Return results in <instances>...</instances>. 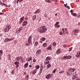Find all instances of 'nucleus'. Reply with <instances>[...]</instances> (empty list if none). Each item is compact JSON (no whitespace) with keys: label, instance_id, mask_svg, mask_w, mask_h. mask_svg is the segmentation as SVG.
I'll return each mask as SVG.
<instances>
[{"label":"nucleus","instance_id":"nucleus-1","mask_svg":"<svg viewBox=\"0 0 80 80\" xmlns=\"http://www.w3.org/2000/svg\"><path fill=\"white\" fill-rule=\"evenodd\" d=\"M46 31H47V28H46V26H42L39 29V31L41 33H45V32H46Z\"/></svg>","mask_w":80,"mask_h":80},{"label":"nucleus","instance_id":"nucleus-2","mask_svg":"<svg viewBox=\"0 0 80 80\" xmlns=\"http://www.w3.org/2000/svg\"><path fill=\"white\" fill-rule=\"evenodd\" d=\"M10 28H11V27L10 25L6 26V28L5 29H4V31L5 32H8L10 30Z\"/></svg>","mask_w":80,"mask_h":80},{"label":"nucleus","instance_id":"nucleus-3","mask_svg":"<svg viewBox=\"0 0 80 80\" xmlns=\"http://www.w3.org/2000/svg\"><path fill=\"white\" fill-rule=\"evenodd\" d=\"M70 70L71 71H72V72H71V74L72 75H74V74L76 73V71H75V68H71L70 69Z\"/></svg>","mask_w":80,"mask_h":80},{"label":"nucleus","instance_id":"nucleus-4","mask_svg":"<svg viewBox=\"0 0 80 80\" xmlns=\"http://www.w3.org/2000/svg\"><path fill=\"white\" fill-rule=\"evenodd\" d=\"M14 64L16 65V68H18V66H19V62L18 61H16L14 62Z\"/></svg>","mask_w":80,"mask_h":80},{"label":"nucleus","instance_id":"nucleus-5","mask_svg":"<svg viewBox=\"0 0 80 80\" xmlns=\"http://www.w3.org/2000/svg\"><path fill=\"white\" fill-rule=\"evenodd\" d=\"M51 75H51V74H49L46 75V79H50V78L51 77Z\"/></svg>","mask_w":80,"mask_h":80},{"label":"nucleus","instance_id":"nucleus-6","mask_svg":"<svg viewBox=\"0 0 80 80\" xmlns=\"http://www.w3.org/2000/svg\"><path fill=\"white\" fill-rule=\"evenodd\" d=\"M40 68V69L39 72V74H40V75L42 73V70H43V66H42V65H41Z\"/></svg>","mask_w":80,"mask_h":80},{"label":"nucleus","instance_id":"nucleus-7","mask_svg":"<svg viewBox=\"0 0 80 80\" xmlns=\"http://www.w3.org/2000/svg\"><path fill=\"white\" fill-rule=\"evenodd\" d=\"M42 52V50L41 49H38L36 52V54L37 55H39V54H40V53Z\"/></svg>","mask_w":80,"mask_h":80},{"label":"nucleus","instance_id":"nucleus-8","mask_svg":"<svg viewBox=\"0 0 80 80\" xmlns=\"http://www.w3.org/2000/svg\"><path fill=\"white\" fill-rule=\"evenodd\" d=\"M61 53V49H58L56 52V54H60Z\"/></svg>","mask_w":80,"mask_h":80},{"label":"nucleus","instance_id":"nucleus-9","mask_svg":"<svg viewBox=\"0 0 80 80\" xmlns=\"http://www.w3.org/2000/svg\"><path fill=\"white\" fill-rule=\"evenodd\" d=\"M28 42L29 43H31L32 42V36H30L28 37Z\"/></svg>","mask_w":80,"mask_h":80},{"label":"nucleus","instance_id":"nucleus-10","mask_svg":"<svg viewBox=\"0 0 80 80\" xmlns=\"http://www.w3.org/2000/svg\"><path fill=\"white\" fill-rule=\"evenodd\" d=\"M51 60V57L50 56H48L46 58L45 60L46 61H49Z\"/></svg>","mask_w":80,"mask_h":80},{"label":"nucleus","instance_id":"nucleus-11","mask_svg":"<svg viewBox=\"0 0 80 80\" xmlns=\"http://www.w3.org/2000/svg\"><path fill=\"white\" fill-rule=\"evenodd\" d=\"M23 29L22 28V27H21L20 28H19L18 30V32H17V33H20V32H21V31H22Z\"/></svg>","mask_w":80,"mask_h":80},{"label":"nucleus","instance_id":"nucleus-12","mask_svg":"<svg viewBox=\"0 0 80 80\" xmlns=\"http://www.w3.org/2000/svg\"><path fill=\"white\" fill-rule=\"evenodd\" d=\"M46 50H51V51L52 50V46L50 45L48 46V48H46Z\"/></svg>","mask_w":80,"mask_h":80},{"label":"nucleus","instance_id":"nucleus-13","mask_svg":"<svg viewBox=\"0 0 80 80\" xmlns=\"http://www.w3.org/2000/svg\"><path fill=\"white\" fill-rule=\"evenodd\" d=\"M50 63V61H44V64H45V65H48V64H49Z\"/></svg>","mask_w":80,"mask_h":80},{"label":"nucleus","instance_id":"nucleus-14","mask_svg":"<svg viewBox=\"0 0 80 80\" xmlns=\"http://www.w3.org/2000/svg\"><path fill=\"white\" fill-rule=\"evenodd\" d=\"M51 66L52 65H51V64L50 63L48 64H47V69H48V68H51Z\"/></svg>","mask_w":80,"mask_h":80},{"label":"nucleus","instance_id":"nucleus-15","mask_svg":"<svg viewBox=\"0 0 80 80\" xmlns=\"http://www.w3.org/2000/svg\"><path fill=\"white\" fill-rule=\"evenodd\" d=\"M27 24V21H24L23 22L22 25L23 26H25Z\"/></svg>","mask_w":80,"mask_h":80},{"label":"nucleus","instance_id":"nucleus-16","mask_svg":"<svg viewBox=\"0 0 80 80\" xmlns=\"http://www.w3.org/2000/svg\"><path fill=\"white\" fill-rule=\"evenodd\" d=\"M48 45L47 44V43L46 42H45L42 44L43 47H47Z\"/></svg>","mask_w":80,"mask_h":80},{"label":"nucleus","instance_id":"nucleus-17","mask_svg":"<svg viewBox=\"0 0 80 80\" xmlns=\"http://www.w3.org/2000/svg\"><path fill=\"white\" fill-rule=\"evenodd\" d=\"M76 57H77L78 58H80V52H79L76 55Z\"/></svg>","mask_w":80,"mask_h":80},{"label":"nucleus","instance_id":"nucleus-18","mask_svg":"<svg viewBox=\"0 0 80 80\" xmlns=\"http://www.w3.org/2000/svg\"><path fill=\"white\" fill-rule=\"evenodd\" d=\"M30 44H31V43L28 42H27V43H26L25 45L26 47H28V46L30 45Z\"/></svg>","mask_w":80,"mask_h":80},{"label":"nucleus","instance_id":"nucleus-19","mask_svg":"<svg viewBox=\"0 0 80 80\" xmlns=\"http://www.w3.org/2000/svg\"><path fill=\"white\" fill-rule=\"evenodd\" d=\"M20 58H21V57L19 56L18 57H17L16 59L17 60V61H20Z\"/></svg>","mask_w":80,"mask_h":80},{"label":"nucleus","instance_id":"nucleus-20","mask_svg":"<svg viewBox=\"0 0 80 80\" xmlns=\"http://www.w3.org/2000/svg\"><path fill=\"white\" fill-rule=\"evenodd\" d=\"M37 70L36 69V70H34L33 72H32V75H34L35 74H36V73H37Z\"/></svg>","mask_w":80,"mask_h":80},{"label":"nucleus","instance_id":"nucleus-21","mask_svg":"<svg viewBox=\"0 0 80 80\" xmlns=\"http://www.w3.org/2000/svg\"><path fill=\"white\" fill-rule=\"evenodd\" d=\"M65 32L66 34H68V30L66 28H65Z\"/></svg>","mask_w":80,"mask_h":80},{"label":"nucleus","instance_id":"nucleus-22","mask_svg":"<svg viewBox=\"0 0 80 80\" xmlns=\"http://www.w3.org/2000/svg\"><path fill=\"white\" fill-rule=\"evenodd\" d=\"M36 16L35 15H34L33 17H32V19L33 21L34 20H36Z\"/></svg>","mask_w":80,"mask_h":80},{"label":"nucleus","instance_id":"nucleus-23","mask_svg":"<svg viewBox=\"0 0 80 80\" xmlns=\"http://www.w3.org/2000/svg\"><path fill=\"white\" fill-rule=\"evenodd\" d=\"M2 55H3V51L2 50H0V57L2 56Z\"/></svg>","mask_w":80,"mask_h":80},{"label":"nucleus","instance_id":"nucleus-24","mask_svg":"<svg viewBox=\"0 0 80 80\" xmlns=\"http://www.w3.org/2000/svg\"><path fill=\"white\" fill-rule=\"evenodd\" d=\"M28 65V63L27 62L26 63L25 65H24V67H25V68H27V66Z\"/></svg>","mask_w":80,"mask_h":80},{"label":"nucleus","instance_id":"nucleus-25","mask_svg":"<svg viewBox=\"0 0 80 80\" xmlns=\"http://www.w3.org/2000/svg\"><path fill=\"white\" fill-rule=\"evenodd\" d=\"M63 60H66L68 59L67 58V56H64L62 58Z\"/></svg>","mask_w":80,"mask_h":80},{"label":"nucleus","instance_id":"nucleus-26","mask_svg":"<svg viewBox=\"0 0 80 80\" xmlns=\"http://www.w3.org/2000/svg\"><path fill=\"white\" fill-rule=\"evenodd\" d=\"M74 33H78V30L77 29H74L73 31Z\"/></svg>","mask_w":80,"mask_h":80},{"label":"nucleus","instance_id":"nucleus-27","mask_svg":"<svg viewBox=\"0 0 80 80\" xmlns=\"http://www.w3.org/2000/svg\"><path fill=\"white\" fill-rule=\"evenodd\" d=\"M29 59H28V62H30V61H31V60H32V58L31 57H30L28 58Z\"/></svg>","mask_w":80,"mask_h":80},{"label":"nucleus","instance_id":"nucleus-28","mask_svg":"<svg viewBox=\"0 0 80 80\" xmlns=\"http://www.w3.org/2000/svg\"><path fill=\"white\" fill-rule=\"evenodd\" d=\"M39 68H40V66L38 65L36 66V69H37V70H38V69H39Z\"/></svg>","mask_w":80,"mask_h":80},{"label":"nucleus","instance_id":"nucleus-29","mask_svg":"<svg viewBox=\"0 0 80 80\" xmlns=\"http://www.w3.org/2000/svg\"><path fill=\"white\" fill-rule=\"evenodd\" d=\"M67 58L68 59H70V58H72V56L70 55H69V56H67Z\"/></svg>","mask_w":80,"mask_h":80},{"label":"nucleus","instance_id":"nucleus-30","mask_svg":"<svg viewBox=\"0 0 80 80\" xmlns=\"http://www.w3.org/2000/svg\"><path fill=\"white\" fill-rule=\"evenodd\" d=\"M36 13H40V10L39 9H38L35 12Z\"/></svg>","mask_w":80,"mask_h":80},{"label":"nucleus","instance_id":"nucleus-31","mask_svg":"<svg viewBox=\"0 0 80 80\" xmlns=\"http://www.w3.org/2000/svg\"><path fill=\"white\" fill-rule=\"evenodd\" d=\"M24 17H23L22 18H20V20L21 21H23V20H24Z\"/></svg>","mask_w":80,"mask_h":80},{"label":"nucleus","instance_id":"nucleus-32","mask_svg":"<svg viewBox=\"0 0 80 80\" xmlns=\"http://www.w3.org/2000/svg\"><path fill=\"white\" fill-rule=\"evenodd\" d=\"M23 0H18L17 2V4H18V2H22L23 1Z\"/></svg>","mask_w":80,"mask_h":80},{"label":"nucleus","instance_id":"nucleus-33","mask_svg":"<svg viewBox=\"0 0 80 80\" xmlns=\"http://www.w3.org/2000/svg\"><path fill=\"white\" fill-rule=\"evenodd\" d=\"M2 5H4V6L6 7H8V6L4 3H2Z\"/></svg>","mask_w":80,"mask_h":80},{"label":"nucleus","instance_id":"nucleus-34","mask_svg":"<svg viewBox=\"0 0 80 80\" xmlns=\"http://www.w3.org/2000/svg\"><path fill=\"white\" fill-rule=\"evenodd\" d=\"M59 33L60 35H64V33L62 32H60Z\"/></svg>","mask_w":80,"mask_h":80},{"label":"nucleus","instance_id":"nucleus-35","mask_svg":"<svg viewBox=\"0 0 80 80\" xmlns=\"http://www.w3.org/2000/svg\"><path fill=\"white\" fill-rule=\"evenodd\" d=\"M55 27H56L57 28H59L60 27V26L59 25H56L55 26Z\"/></svg>","mask_w":80,"mask_h":80},{"label":"nucleus","instance_id":"nucleus-36","mask_svg":"<svg viewBox=\"0 0 80 80\" xmlns=\"http://www.w3.org/2000/svg\"><path fill=\"white\" fill-rule=\"evenodd\" d=\"M52 45H53V46H56V45H57V44L55 42H54L53 43Z\"/></svg>","mask_w":80,"mask_h":80},{"label":"nucleus","instance_id":"nucleus-37","mask_svg":"<svg viewBox=\"0 0 80 80\" xmlns=\"http://www.w3.org/2000/svg\"><path fill=\"white\" fill-rule=\"evenodd\" d=\"M41 39L42 41H44V40H45V38H42Z\"/></svg>","mask_w":80,"mask_h":80},{"label":"nucleus","instance_id":"nucleus-38","mask_svg":"<svg viewBox=\"0 0 80 80\" xmlns=\"http://www.w3.org/2000/svg\"><path fill=\"white\" fill-rule=\"evenodd\" d=\"M76 78H77V77H76V76H74L72 77V80H75V79Z\"/></svg>","mask_w":80,"mask_h":80},{"label":"nucleus","instance_id":"nucleus-39","mask_svg":"<svg viewBox=\"0 0 80 80\" xmlns=\"http://www.w3.org/2000/svg\"><path fill=\"white\" fill-rule=\"evenodd\" d=\"M62 32H63V33H65V29H64V28H63L62 29Z\"/></svg>","mask_w":80,"mask_h":80},{"label":"nucleus","instance_id":"nucleus-40","mask_svg":"<svg viewBox=\"0 0 80 80\" xmlns=\"http://www.w3.org/2000/svg\"><path fill=\"white\" fill-rule=\"evenodd\" d=\"M46 1L48 3H50L51 2V1L49 0H46Z\"/></svg>","mask_w":80,"mask_h":80},{"label":"nucleus","instance_id":"nucleus-41","mask_svg":"<svg viewBox=\"0 0 80 80\" xmlns=\"http://www.w3.org/2000/svg\"><path fill=\"white\" fill-rule=\"evenodd\" d=\"M72 48L73 47H72L70 48H69V52H70L71 51H72Z\"/></svg>","mask_w":80,"mask_h":80},{"label":"nucleus","instance_id":"nucleus-42","mask_svg":"<svg viewBox=\"0 0 80 80\" xmlns=\"http://www.w3.org/2000/svg\"><path fill=\"white\" fill-rule=\"evenodd\" d=\"M73 16H74V17H77V14L76 13H74L73 14Z\"/></svg>","mask_w":80,"mask_h":80},{"label":"nucleus","instance_id":"nucleus-43","mask_svg":"<svg viewBox=\"0 0 80 80\" xmlns=\"http://www.w3.org/2000/svg\"><path fill=\"white\" fill-rule=\"evenodd\" d=\"M58 24H59V22H56V23L55 24V25H58Z\"/></svg>","mask_w":80,"mask_h":80},{"label":"nucleus","instance_id":"nucleus-44","mask_svg":"<svg viewBox=\"0 0 80 80\" xmlns=\"http://www.w3.org/2000/svg\"><path fill=\"white\" fill-rule=\"evenodd\" d=\"M33 62H37V59H35V58H34L33 59Z\"/></svg>","mask_w":80,"mask_h":80},{"label":"nucleus","instance_id":"nucleus-45","mask_svg":"<svg viewBox=\"0 0 80 80\" xmlns=\"http://www.w3.org/2000/svg\"><path fill=\"white\" fill-rule=\"evenodd\" d=\"M67 75L68 76H70V74L68 72H67Z\"/></svg>","mask_w":80,"mask_h":80},{"label":"nucleus","instance_id":"nucleus-46","mask_svg":"<svg viewBox=\"0 0 80 80\" xmlns=\"http://www.w3.org/2000/svg\"><path fill=\"white\" fill-rule=\"evenodd\" d=\"M56 71H57V69H55L53 71V73H55L56 72Z\"/></svg>","mask_w":80,"mask_h":80},{"label":"nucleus","instance_id":"nucleus-47","mask_svg":"<svg viewBox=\"0 0 80 80\" xmlns=\"http://www.w3.org/2000/svg\"><path fill=\"white\" fill-rule=\"evenodd\" d=\"M22 22L23 21H21V20H20L19 22V23H20V24H21L22 23Z\"/></svg>","mask_w":80,"mask_h":80},{"label":"nucleus","instance_id":"nucleus-48","mask_svg":"<svg viewBox=\"0 0 80 80\" xmlns=\"http://www.w3.org/2000/svg\"><path fill=\"white\" fill-rule=\"evenodd\" d=\"M38 42H35V45H38Z\"/></svg>","mask_w":80,"mask_h":80},{"label":"nucleus","instance_id":"nucleus-49","mask_svg":"<svg viewBox=\"0 0 80 80\" xmlns=\"http://www.w3.org/2000/svg\"><path fill=\"white\" fill-rule=\"evenodd\" d=\"M12 74H13L14 73H15V72L13 70L12 72H11Z\"/></svg>","mask_w":80,"mask_h":80},{"label":"nucleus","instance_id":"nucleus-50","mask_svg":"<svg viewBox=\"0 0 80 80\" xmlns=\"http://www.w3.org/2000/svg\"><path fill=\"white\" fill-rule=\"evenodd\" d=\"M8 42V40H7V38H6L5 40V42Z\"/></svg>","mask_w":80,"mask_h":80},{"label":"nucleus","instance_id":"nucleus-51","mask_svg":"<svg viewBox=\"0 0 80 80\" xmlns=\"http://www.w3.org/2000/svg\"><path fill=\"white\" fill-rule=\"evenodd\" d=\"M26 78H29V76L27 75L26 77Z\"/></svg>","mask_w":80,"mask_h":80},{"label":"nucleus","instance_id":"nucleus-52","mask_svg":"<svg viewBox=\"0 0 80 80\" xmlns=\"http://www.w3.org/2000/svg\"><path fill=\"white\" fill-rule=\"evenodd\" d=\"M10 40L11 41H12V40H14V38H11L10 39Z\"/></svg>","mask_w":80,"mask_h":80},{"label":"nucleus","instance_id":"nucleus-53","mask_svg":"<svg viewBox=\"0 0 80 80\" xmlns=\"http://www.w3.org/2000/svg\"><path fill=\"white\" fill-rule=\"evenodd\" d=\"M7 39L8 40V42H9V41H11L10 39L7 38Z\"/></svg>","mask_w":80,"mask_h":80},{"label":"nucleus","instance_id":"nucleus-54","mask_svg":"<svg viewBox=\"0 0 80 80\" xmlns=\"http://www.w3.org/2000/svg\"><path fill=\"white\" fill-rule=\"evenodd\" d=\"M66 8H68V9H70V7L68 6H67V7H66Z\"/></svg>","mask_w":80,"mask_h":80},{"label":"nucleus","instance_id":"nucleus-55","mask_svg":"<svg viewBox=\"0 0 80 80\" xmlns=\"http://www.w3.org/2000/svg\"><path fill=\"white\" fill-rule=\"evenodd\" d=\"M66 45H63V47H64V48H66Z\"/></svg>","mask_w":80,"mask_h":80},{"label":"nucleus","instance_id":"nucleus-56","mask_svg":"<svg viewBox=\"0 0 80 80\" xmlns=\"http://www.w3.org/2000/svg\"><path fill=\"white\" fill-rule=\"evenodd\" d=\"M64 7H65L67 8V4H66H66H64Z\"/></svg>","mask_w":80,"mask_h":80},{"label":"nucleus","instance_id":"nucleus-57","mask_svg":"<svg viewBox=\"0 0 80 80\" xmlns=\"http://www.w3.org/2000/svg\"><path fill=\"white\" fill-rule=\"evenodd\" d=\"M73 11V10H71L70 11V12H71V13H72Z\"/></svg>","mask_w":80,"mask_h":80},{"label":"nucleus","instance_id":"nucleus-58","mask_svg":"<svg viewBox=\"0 0 80 80\" xmlns=\"http://www.w3.org/2000/svg\"><path fill=\"white\" fill-rule=\"evenodd\" d=\"M59 73H60H60H62V71L59 72Z\"/></svg>","mask_w":80,"mask_h":80},{"label":"nucleus","instance_id":"nucleus-59","mask_svg":"<svg viewBox=\"0 0 80 80\" xmlns=\"http://www.w3.org/2000/svg\"><path fill=\"white\" fill-rule=\"evenodd\" d=\"M2 14H4V13H3L2 12H0V15H2Z\"/></svg>","mask_w":80,"mask_h":80},{"label":"nucleus","instance_id":"nucleus-60","mask_svg":"<svg viewBox=\"0 0 80 80\" xmlns=\"http://www.w3.org/2000/svg\"><path fill=\"white\" fill-rule=\"evenodd\" d=\"M55 2H58V0H55V1H54Z\"/></svg>","mask_w":80,"mask_h":80},{"label":"nucleus","instance_id":"nucleus-61","mask_svg":"<svg viewBox=\"0 0 80 80\" xmlns=\"http://www.w3.org/2000/svg\"><path fill=\"white\" fill-rule=\"evenodd\" d=\"M24 75H26V72H24Z\"/></svg>","mask_w":80,"mask_h":80},{"label":"nucleus","instance_id":"nucleus-62","mask_svg":"<svg viewBox=\"0 0 80 80\" xmlns=\"http://www.w3.org/2000/svg\"><path fill=\"white\" fill-rule=\"evenodd\" d=\"M41 20V18H40V19L38 20L39 22H40V21Z\"/></svg>","mask_w":80,"mask_h":80},{"label":"nucleus","instance_id":"nucleus-63","mask_svg":"<svg viewBox=\"0 0 80 80\" xmlns=\"http://www.w3.org/2000/svg\"><path fill=\"white\" fill-rule=\"evenodd\" d=\"M25 19L26 20H28V18H25Z\"/></svg>","mask_w":80,"mask_h":80},{"label":"nucleus","instance_id":"nucleus-64","mask_svg":"<svg viewBox=\"0 0 80 80\" xmlns=\"http://www.w3.org/2000/svg\"><path fill=\"white\" fill-rule=\"evenodd\" d=\"M76 80H80V79L79 78H78V79H76Z\"/></svg>","mask_w":80,"mask_h":80}]
</instances>
